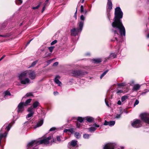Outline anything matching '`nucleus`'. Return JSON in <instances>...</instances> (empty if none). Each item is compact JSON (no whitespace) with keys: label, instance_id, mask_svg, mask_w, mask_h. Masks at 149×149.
<instances>
[{"label":"nucleus","instance_id":"nucleus-1","mask_svg":"<svg viewBox=\"0 0 149 149\" xmlns=\"http://www.w3.org/2000/svg\"><path fill=\"white\" fill-rule=\"evenodd\" d=\"M123 13L119 7H117L115 9V17L114 21L112 23V25L113 27L112 29V32L114 34V38L115 40L117 42H120V40H118L116 36L121 37L125 36V31L120 19L123 17Z\"/></svg>","mask_w":149,"mask_h":149},{"label":"nucleus","instance_id":"nucleus-2","mask_svg":"<svg viewBox=\"0 0 149 149\" xmlns=\"http://www.w3.org/2000/svg\"><path fill=\"white\" fill-rule=\"evenodd\" d=\"M29 75V78L32 79H35L36 77L35 72L31 70H26L18 74V77L21 84H26L30 82V80L27 78Z\"/></svg>","mask_w":149,"mask_h":149},{"label":"nucleus","instance_id":"nucleus-3","mask_svg":"<svg viewBox=\"0 0 149 149\" xmlns=\"http://www.w3.org/2000/svg\"><path fill=\"white\" fill-rule=\"evenodd\" d=\"M54 142H56V140H54L52 136H49L47 138L32 141L27 144L28 148H31V147L36 146L41 144H44L45 145H51L52 141Z\"/></svg>","mask_w":149,"mask_h":149},{"label":"nucleus","instance_id":"nucleus-4","mask_svg":"<svg viewBox=\"0 0 149 149\" xmlns=\"http://www.w3.org/2000/svg\"><path fill=\"white\" fill-rule=\"evenodd\" d=\"M132 125L134 127L138 128L142 126L141 121L138 119H135L131 123Z\"/></svg>","mask_w":149,"mask_h":149},{"label":"nucleus","instance_id":"nucleus-5","mask_svg":"<svg viewBox=\"0 0 149 149\" xmlns=\"http://www.w3.org/2000/svg\"><path fill=\"white\" fill-rule=\"evenodd\" d=\"M140 117L142 120L149 124V114L146 113H142L140 115Z\"/></svg>","mask_w":149,"mask_h":149},{"label":"nucleus","instance_id":"nucleus-6","mask_svg":"<svg viewBox=\"0 0 149 149\" xmlns=\"http://www.w3.org/2000/svg\"><path fill=\"white\" fill-rule=\"evenodd\" d=\"M28 111L29 112L26 117V118L27 120H29V118L32 116L34 114V110L32 108V107L29 108L28 109Z\"/></svg>","mask_w":149,"mask_h":149},{"label":"nucleus","instance_id":"nucleus-7","mask_svg":"<svg viewBox=\"0 0 149 149\" xmlns=\"http://www.w3.org/2000/svg\"><path fill=\"white\" fill-rule=\"evenodd\" d=\"M80 19L81 21H80L79 24V27L80 31H81L82 30L84 23V21L85 19V17L84 16L82 15L80 16Z\"/></svg>","mask_w":149,"mask_h":149},{"label":"nucleus","instance_id":"nucleus-8","mask_svg":"<svg viewBox=\"0 0 149 149\" xmlns=\"http://www.w3.org/2000/svg\"><path fill=\"white\" fill-rule=\"evenodd\" d=\"M115 145V144L111 143H107L104 147L103 149H114Z\"/></svg>","mask_w":149,"mask_h":149},{"label":"nucleus","instance_id":"nucleus-9","mask_svg":"<svg viewBox=\"0 0 149 149\" xmlns=\"http://www.w3.org/2000/svg\"><path fill=\"white\" fill-rule=\"evenodd\" d=\"M25 106V104L24 102H21L20 103L17 107V112L18 113L22 112L24 109V107Z\"/></svg>","mask_w":149,"mask_h":149},{"label":"nucleus","instance_id":"nucleus-10","mask_svg":"<svg viewBox=\"0 0 149 149\" xmlns=\"http://www.w3.org/2000/svg\"><path fill=\"white\" fill-rule=\"evenodd\" d=\"M79 30L78 29H76L74 28L73 29L71 30V33L72 36H76L77 35L78 32H79Z\"/></svg>","mask_w":149,"mask_h":149},{"label":"nucleus","instance_id":"nucleus-11","mask_svg":"<svg viewBox=\"0 0 149 149\" xmlns=\"http://www.w3.org/2000/svg\"><path fill=\"white\" fill-rule=\"evenodd\" d=\"M72 75L76 77H80L82 75V73L79 71H74L72 72Z\"/></svg>","mask_w":149,"mask_h":149},{"label":"nucleus","instance_id":"nucleus-12","mask_svg":"<svg viewBox=\"0 0 149 149\" xmlns=\"http://www.w3.org/2000/svg\"><path fill=\"white\" fill-rule=\"evenodd\" d=\"M7 134V133L6 132L4 134H2L1 133L0 134V148H3V146L1 145V140L3 137L5 139L6 136Z\"/></svg>","mask_w":149,"mask_h":149},{"label":"nucleus","instance_id":"nucleus-13","mask_svg":"<svg viewBox=\"0 0 149 149\" xmlns=\"http://www.w3.org/2000/svg\"><path fill=\"white\" fill-rule=\"evenodd\" d=\"M60 78V77L59 76H56L55 78L54 79V81L56 83L58 84L59 86H60L61 84V83L59 80L58 79Z\"/></svg>","mask_w":149,"mask_h":149},{"label":"nucleus","instance_id":"nucleus-14","mask_svg":"<svg viewBox=\"0 0 149 149\" xmlns=\"http://www.w3.org/2000/svg\"><path fill=\"white\" fill-rule=\"evenodd\" d=\"M107 6L108 8L110 10H111L112 9V4L111 0H108V2Z\"/></svg>","mask_w":149,"mask_h":149},{"label":"nucleus","instance_id":"nucleus-15","mask_svg":"<svg viewBox=\"0 0 149 149\" xmlns=\"http://www.w3.org/2000/svg\"><path fill=\"white\" fill-rule=\"evenodd\" d=\"M94 127H91L89 128V130L90 132H92L96 130V128H95V127H99V125L96 124H94Z\"/></svg>","mask_w":149,"mask_h":149},{"label":"nucleus","instance_id":"nucleus-16","mask_svg":"<svg viewBox=\"0 0 149 149\" xmlns=\"http://www.w3.org/2000/svg\"><path fill=\"white\" fill-rule=\"evenodd\" d=\"M43 123V120H40L36 124V125L34 127L35 129L37 127H39L41 126Z\"/></svg>","mask_w":149,"mask_h":149},{"label":"nucleus","instance_id":"nucleus-17","mask_svg":"<svg viewBox=\"0 0 149 149\" xmlns=\"http://www.w3.org/2000/svg\"><path fill=\"white\" fill-rule=\"evenodd\" d=\"M40 105V104L38 101L34 102L33 104L32 108L34 109V108H37Z\"/></svg>","mask_w":149,"mask_h":149},{"label":"nucleus","instance_id":"nucleus-18","mask_svg":"<svg viewBox=\"0 0 149 149\" xmlns=\"http://www.w3.org/2000/svg\"><path fill=\"white\" fill-rule=\"evenodd\" d=\"M140 86L138 84L135 85L133 88V90L134 91H137L139 89Z\"/></svg>","mask_w":149,"mask_h":149},{"label":"nucleus","instance_id":"nucleus-19","mask_svg":"<svg viewBox=\"0 0 149 149\" xmlns=\"http://www.w3.org/2000/svg\"><path fill=\"white\" fill-rule=\"evenodd\" d=\"M77 141L74 140H72L70 143V144L72 146L74 147L77 144Z\"/></svg>","mask_w":149,"mask_h":149},{"label":"nucleus","instance_id":"nucleus-20","mask_svg":"<svg viewBox=\"0 0 149 149\" xmlns=\"http://www.w3.org/2000/svg\"><path fill=\"white\" fill-rule=\"evenodd\" d=\"M85 119L88 122H92L93 120V119L92 117L89 116L86 117L85 118Z\"/></svg>","mask_w":149,"mask_h":149},{"label":"nucleus","instance_id":"nucleus-21","mask_svg":"<svg viewBox=\"0 0 149 149\" xmlns=\"http://www.w3.org/2000/svg\"><path fill=\"white\" fill-rule=\"evenodd\" d=\"M93 61L95 63H98L101 62V60L100 58H97L93 59Z\"/></svg>","mask_w":149,"mask_h":149},{"label":"nucleus","instance_id":"nucleus-22","mask_svg":"<svg viewBox=\"0 0 149 149\" xmlns=\"http://www.w3.org/2000/svg\"><path fill=\"white\" fill-rule=\"evenodd\" d=\"M128 98V97L127 95H125L121 97V101L122 102H123L126 99Z\"/></svg>","mask_w":149,"mask_h":149},{"label":"nucleus","instance_id":"nucleus-23","mask_svg":"<svg viewBox=\"0 0 149 149\" xmlns=\"http://www.w3.org/2000/svg\"><path fill=\"white\" fill-rule=\"evenodd\" d=\"M22 0H16V3L17 5H19L22 4Z\"/></svg>","mask_w":149,"mask_h":149},{"label":"nucleus","instance_id":"nucleus-24","mask_svg":"<svg viewBox=\"0 0 149 149\" xmlns=\"http://www.w3.org/2000/svg\"><path fill=\"white\" fill-rule=\"evenodd\" d=\"M74 135L75 137L77 138L78 139L80 137V135L78 132H76L75 133Z\"/></svg>","mask_w":149,"mask_h":149},{"label":"nucleus","instance_id":"nucleus-25","mask_svg":"<svg viewBox=\"0 0 149 149\" xmlns=\"http://www.w3.org/2000/svg\"><path fill=\"white\" fill-rule=\"evenodd\" d=\"M31 99H28L25 102V103H24L25 104V105L26 106L31 101Z\"/></svg>","mask_w":149,"mask_h":149},{"label":"nucleus","instance_id":"nucleus-26","mask_svg":"<svg viewBox=\"0 0 149 149\" xmlns=\"http://www.w3.org/2000/svg\"><path fill=\"white\" fill-rule=\"evenodd\" d=\"M77 120L78 121H79V122L81 123L83 122V121L84 120V119H83L81 117H78Z\"/></svg>","mask_w":149,"mask_h":149},{"label":"nucleus","instance_id":"nucleus-27","mask_svg":"<svg viewBox=\"0 0 149 149\" xmlns=\"http://www.w3.org/2000/svg\"><path fill=\"white\" fill-rule=\"evenodd\" d=\"M115 124V122L114 121H109V125L110 126H112L113 125Z\"/></svg>","mask_w":149,"mask_h":149},{"label":"nucleus","instance_id":"nucleus-28","mask_svg":"<svg viewBox=\"0 0 149 149\" xmlns=\"http://www.w3.org/2000/svg\"><path fill=\"white\" fill-rule=\"evenodd\" d=\"M90 135L88 134H84L83 135V137L85 139H88Z\"/></svg>","mask_w":149,"mask_h":149},{"label":"nucleus","instance_id":"nucleus-29","mask_svg":"<svg viewBox=\"0 0 149 149\" xmlns=\"http://www.w3.org/2000/svg\"><path fill=\"white\" fill-rule=\"evenodd\" d=\"M108 71V70H107L105 72H104L100 76V78L101 79L102 77L106 74V73Z\"/></svg>","mask_w":149,"mask_h":149},{"label":"nucleus","instance_id":"nucleus-30","mask_svg":"<svg viewBox=\"0 0 149 149\" xmlns=\"http://www.w3.org/2000/svg\"><path fill=\"white\" fill-rule=\"evenodd\" d=\"M5 96L8 95H10V92L8 91H6L4 92Z\"/></svg>","mask_w":149,"mask_h":149},{"label":"nucleus","instance_id":"nucleus-31","mask_svg":"<svg viewBox=\"0 0 149 149\" xmlns=\"http://www.w3.org/2000/svg\"><path fill=\"white\" fill-rule=\"evenodd\" d=\"M126 85V84L125 83H120L118 84V86H125Z\"/></svg>","mask_w":149,"mask_h":149},{"label":"nucleus","instance_id":"nucleus-32","mask_svg":"<svg viewBox=\"0 0 149 149\" xmlns=\"http://www.w3.org/2000/svg\"><path fill=\"white\" fill-rule=\"evenodd\" d=\"M54 47H51L48 48V49L50 52L51 53L52 52L53 50V49Z\"/></svg>","mask_w":149,"mask_h":149},{"label":"nucleus","instance_id":"nucleus-33","mask_svg":"<svg viewBox=\"0 0 149 149\" xmlns=\"http://www.w3.org/2000/svg\"><path fill=\"white\" fill-rule=\"evenodd\" d=\"M32 93H27L25 96L26 97H29V96H32Z\"/></svg>","mask_w":149,"mask_h":149},{"label":"nucleus","instance_id":"nucleus-34","mask_svg":"<svg viewBox=\"0 0 149 149\" xmlns=\"http://www.w3.org/2000/svg\"><path fill=\"white\" fill-rule=\"evenodd\" d=\"M37 62H38V61H36L33 62L32 63L31 65V66L32 67V66H34L37 63Z\"/></svg>","mask_w":149,"mask_h":149},{"label":"nucleus","instance_id":"nucleus-35","mask_svg":"<svg viewBox=\"0 0 149 149\" xmlns=\"http://www.w3.org/2000/svg\"><path fill=\"white\" fill-rule=\"evenodd\" d=\"M84 8L83 6L81 5L80 7V12L81 13H82L84 11Z\"/></svg>","mask_w":149,"mask_h":149},{"label":"nucleus","instance_id":"nucleus-36","mask_svg":"<svg viewBox=\"0 0 149 149\" xmlns=\"http://www.w3.org/2000/svg\"><path fill=\"white\" fill-rule=\"evenodd\" d=\"M10 127H11L10 125L9 124L6 127V129L8 131L10 130Z\"/></svg>","mask_w":149,"mask_h":149},{"label":"nucleus","instance_id":"nucleus-37","mask_svg":"<svg viewBox=\"0 0 149 149\" xmlns=\"http://www.w3.org/2000/svg\"><path fill=\"white\" fill-rule=\"evenodd\" d=\"M57 42V41L56 40H54L53 41H52L51 43V45H53L55 44H56Z\"/></svg>","mask_w":149,"mask_h":149},{"label":"nucleus","instance_id":"nucleus-38","mask_svg":"<svg viewBox=\"0 0 149 149\" xmlns=\"http://www.w3.org/2000/svg\"><path fill=\"white\" fill-rule=\"evenodd\" d=\"M57 141H58L60 142L61 141V137L59 136H58L56 137Z\"/></svg>","mask_w":149,"mask_h":149},{"label":"nucleus","instance_id":"nucleus-39","mask_svg":"<svg viewBox=\"0 0 149 149\" xmlns=\"http://www.w3.org/2000/svg\"><path fill=\"white\" fill-rule=\"evenodd\" d=\"M40 4H39L37 6L35 7H33V9H37L40 6Z\"/></svg>","mask_w":149,"mask_h":149},{"label":"nucleus","instance_id":"nucleus-40","mask_svg":"<svg viewBox=\"0 0 149 149\" xmlns=\"http://www.w3.org/2000/svg\"><path fill=\"white\" fill-rule=\"evenodd\" d=\"M109 122L107 121L106 120H105L104 123V125H109Z\"/></svg>","mask_w":149,"mask_h":149},{"label":"nucleus","instance_id":"nucleus-41","mask_svg":"<svg viewBox=\"0 0 149 149\" xmlns=\"http://www.w3.org/2000/svg\"><path fill=\"white\" fill-rule=\"evenodd\" d=\"M56 129V128L54 127H53L51 128L49 130L50 131H52L55 130Z\"/></svg>","mask_w":149,"mask_h":149},{"label":"nucleus","instance_id":"nucleus-42","mask_svg":"<svg viewBox=\"0 0 149 149\" xmlns=\"http://www.w3.org/2000/svg\"><path fill=\"white\" fill-rule=\"evenodd\" d=\"M111 57H113V58H115L116 57V55L114 54H111L110 55Z\"/></svg>","mask_w":149,"mask_h":149},{"label":"nucleus","instance_id":"nucleus-43","mask_svg":"<svg viewBox=\"0 0 149 149\" xmlns=\"http://www.w3.org/2000/svg\"><path fill=\"white\" fill-rule=\"evenodd\" d=\"M139 101L137 100H136L135 101V102L134 104V106L138 104H139Z\"/></svg>","mask_w":149,"mask_h":149},{"label":"nucleus","instance_id":"nucleus-44","mask_svg":"<svg viewBox=\"0 0 149 149\" xmlns=\"http://www.w3.org/2000/svg\"><path fill=\"white\" fill-rule=\"evenodd\" d=\"M123 91H122L121 90H118L117 92V93L118 94L123 93Z\"/></svg>","mask_w":149,"mask_h":149},{"label":"nucleus","instance_id":"nucleus-45","mask_svg":"<svg viewBox=\"0 0 149 149\" xmlns=\"http://www.w3.org/2000/svg\"><path fill=\"white\" fill-rule=\"evenodd\" d=\"M70 130L69 129H66L64 130L63 132H69V131Z\"/></svg>","mask_w":149,"mask_h":149},{"label":"nucleus","instance_id":"nucleus-46","mask_svg":"<svg viewBox=\"0 0 149 149\" xmlns=\"http://www.w3.org/2000/svg\"><path fill=\"white\" fill-rule=\"evenodd\" d=\"M58 62H55V63H54L53 64V66H56L57 65H58Z\"/></svg>","mask_w":149,"mask_h":149},{"label":"nucleus","instance_id":"nucleus-47","mask_svg":"<svg viewBox=\"0 0 149 149\" xmlns=\"http://www.w3.org/2000/svg\"><path fill=\"white\" fill-rule=\"evenodd\" d=\"M6 56V55H4L2 56L0 58V61L3 59Z\"/></svg>","mask_w":149,"mask_h":149},{"label":"nucleus","instance_id":"nucleus-48","mask_svg":"<svg viewBox=\"0 0 149 149\" xmlns=\"http://www.w3.org/2000/svg\"><path fill=\"white\" fill-rule=\"evenodd\" d=\"M80 125V124L78 123H77V128H79V127Z\"/></svg>","mask_w":149,"mask_h":149},{"label":"nucleus","instance_id":"nucleus-49","mask_svg":"<svg viewBox=\"0 0 149 149\" xmlns=\"http://www.w3.org/2000/svg\"><path fill=\"white\" fill-rule=\"evenodd\" d=\"M69 129L70 130V131H69V132H71V133H73L74 132V130H73V129L71 128V129Z\"/></svg>","mask_w":149,"mask_h":149},{"label":"nucleus","instance_id":"nucleus-50","mask_svg":"<svg viewBox=\"0 0 149 149\" xmlns=\"http://www.w3.org/2000/svg\"><path fill=\"white\" fill-rule=\"evenodd\" d=\"M45 6H44L42 8V13L45 10Z\"/></svg>","mask_w":149,"mask_h":149},{"label":"nucleus","instance_id":"nucleus-51","mask_svg":"<svg viewBox=\"0 0 149 149\" xmlns=\"http://www.w3.org/2000/svg\"><path fill=\"white\" fill-rule=\"evenodd\" d=\"M117 104L119 105H120L121 104V102L120 100H119L117 102Z\"/></svg>","mask_w":149,"mask_h":149},{"label":"nucleus","instance_id":"nucleus-52","mask_svg":"<svg viewBox=\"0 0 149 149\" xmlns=\"http://www.w3.org/2000/svg\"><path fill=\"white\" fill-rule=\"evenodd\" d=\"M120 115H118L116 116V118H118L120 117Z\"/></svg>","mask_w":149,"mask_h":149},{"label":"nucleus","instance_id":"nucleus-53","mask_svg":"<svg viewBox=\"0 0 149 149\" xmlns=\"http://www.w3.org/2000/svg\"><path fill=\"white\" fill-rule=\"evenodd\" d=\"M105 103H106V105H107V106H108V107H109V104H108V102H107L106 101V100H105Z\"/></svg>","mask_w":149,"mask_h":149},{"label":"nucleus","instance_id":"nucleus-54","mask_svg":"<svg viewBox=\"0 0 149 149\" xmlns=\"http://www.w3.org/2000/svg\"><path fill=\"white\" fill-rule=\"evenodd\" d=\"M77 13V9L76 10V12L75 13V14H74V16H75L76 19Z\"/></svg>","mask_w":149,"mask_h":149},{"label":"nucleus","instance_id":"nucleus-55","mask_svg":"<svg viewBox=\"0 0 149 149\" xmlns=\"http://www.w3.org/2000/svg\"><path fill=\"white\" fill-rule=\"evenodd\" d=\"M58 93L57 91L54 92V93L55 95L58 94Z\"/></svg>","mask_w":149,"mask_h":149},{"label":"nucleus","instance_id":"nucleus-56","mask_svg":"<svg viewBox=\"0 0 149 149\" xmlns=\"http://www.w3.org/2000/svg\"><path fill=\"white\" fill-rule=\"evenodd\" d=\"M48 3V2H46V1H45V6H46V5Z\"/></svg>","mask_w":149,"mask_h":149},{"label":"nucleus","instance_id":"nucleus-57","mask_svg":"<svg viewBox=\"0 0 149 149\" xmlns=\"http://www.w3.org/2000/svg\"><path fill=\"white\" fill-rule=\"evenodd\" d=\"M32 40H30L29 41L27 44V45H28L29 44L30 42Z\"/></svg>","mask_w":149,"mask_h":149},{"label":"nucleus","instance_id":"nucleus-58","mask_svg":"<svg viewBox=\"0 0 149 149\" xmlns=\"http://www.w3.org/2000/svg\"><path fill=\"white\" fill-rule=\"evenodd\" d=\"M147 38H149V33L147 35Z\"/></svg>","mask_w":149,"mask_h":149},{"label":"nucleus","instance_id":"nucleus-59","mask_svg":"<svg viewBox=\"0 0 149 149\" xmlns=\"http://www.w3.org/2000/svg\"><path fill=\"white\" fill-rule=\"evenodd\" d=\"M84 0H82V1H81V3H83L84 2Z\"/></svg>","mask_w":149,"mask_h":149},{"label":"nucleus","instance_id":"nucleus-60","mask_svg":"<svg viewBox=\"0 0 149 149\" xmlns=\"http://www.w3.org/2000/svg\"><path fill=\"white\" fill-rule=\"evenodd\" d=\"M0 36L2 37H4V36H3V35H0Z\"/></svg>","mask_w":149,"mask_h":149},{"label":"nucleus","instance_id":"nucleus-61","mask_svg":"<svg viewBox=\"0 0 149 149\" xmlns=\"http://www.w3.org/2000/svg\"><path fill=\"white\" fill-rule=\"evenodd\" d=\"M49 0H46V2H48Z\"/></svg>","mask_w":149,"mask_h":149}]
</instances>
